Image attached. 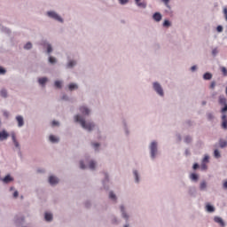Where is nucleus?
Returning <instances> with one entry per match:
<instances>
[{
    "label": "nucleus",
    "mask_w": 227,
    "mask_h": 227,
    "mask_svg": "<svg viewBox=\"0 0 227 227\" xmlns=\"http://www.w3.org/2000/svg\"><path fill=\"white\" fill-rule=\"evenodd\" d=\"M184 142L185 143V145H191V143H192V137H191V135L185 136L184 138Z\"/></svg>",
    "instance_id": "2f4dec72"
},
{
    "label": "nucleus",
    "mask_w": 227,
    "mask_h": 227,
    "mask_svg": "<svg viewBox=\"0 0 227 227\" xmlns=\"http://www.w3.org/2000/svg\"><path fill=\"white\" fill-rule=\"evenodd\" d=\"M44 219H45V221H46L47 223L52 222V219H53L52 214L46 212V213L44 214Z\"/></svg>",
    "instance_id": "c756f323"
},
{
    "label": "nucleus",
    "mask_w": 227,
    "mask_h": 227,
    "mask_svg": "<svg viewBox=\"0 0 227 227\" xmlns=\"http://www.w3.org/2000/svg\"><path fill=\"white\" fill-rule=\"evenodd\" d=\"M177 143H182V135L180 133L176 134Z\"/></svg>",
    "instance_id": "de8ad7c7"
},
{
    "label": "nucleus",
    "mask_w": 227,
    "mask_h": 227,
    "mask_svg": "<svg viewBox=\"0 0 227 227\" xmlns=\"http://www.w3.org/2000/svg\"><path fill=\"white\" fill-rule=\"evenodd\" d=\"M163 27H171V21L165 20L162 24Z\"/></svg>",
    "instance_id": "79ce46f5"
},
{
    "label": "nucleus",
    "mask_w": 227,
    "mask_h": 227,
    "mask_svg": "<svg viewBox=\"0 0 227 227\" xmlns=\"http://www.w3.org/2000/svg\"><path fill=\"white\" fill-rule=\"evenodd\" d=\"M0 96L3 97V98H6V97H8V91L5 89L1 90Z\"/></svg>",
    "instance_id": "a19ab883"
},
{
    "label": "nucleus",
    "mask_w": 227,
    "mask_h": 227,
    "mask_svg": "<svg viewBox=\"0 0 227 227\" xmlns=\"http://www.w3.org/2000/svg\"><path fill=\"white\" fill-rule=\"evenodd\" d=\"M189 178H190L191 182H192L193 184H198V182L200 180V175L193 172V173L189 175Z\"/></svg>",
    "instance_id": "f3484780"
},
{
    "label": "nucleus",
    "mask_w": 227,
    "mask_h": 227,
    "mask_svg": "<svg viewBox=\"0 0 227 227\" xmlns=\"http://www.w3.org/2000/svg\"><path fill=\"white\" fill-rule=\"evenodd\" d=\"M77 59H72L70 56L67 57V61L65 65L66 70H74L77 67Z\"/></svg>",
    "instance_id": "0eeeda50"
},
{
    "label": "nucleus",
    "mask_w": 227,
    "mask_h": 227,
    "mask_svg": "<svg viewBox=\"0 0 227 227\" xmlns=\"http://www.w3.org/2000/svg\"><path fill=\"white\" fill-rule=\"evenodd\" d=\"M209 159H210V157L208 155H205L202 160V163L206 164V162H208Z\"/></svg>",
    "instance_id": "3c124183"
},
{
    "label": "nucleus",
    "mask_w": 227,
    "mask_h": 227,
    "mask_svg": "<svg viewBox=\"0 0 227 227\" xmlns=\"http://www.w3.org/2000/svg\"><path fill=\"white\" fill-rule=\"evenodd\" d=\"M48 62L51 65H56V63H58V59H56V57L50 56L48 59Z\"/></svg>",
    "instance_id": "c9c22d12"
},
{
    "label": "nucleus",
    "mask_w": 227,
    "mask_h": 227,
    "mask_svg": "<svg viewBox=\"0 0 227 227\" xmlns=\"http://www.w3.org/2000/svg\"><path fill=\"white\" fill-rule=\"evenodd\" d=\"M13 198H19V192L15 191L12 194Z\"/></svg>",
    "instance_id": "69168bd1"
},
{
    "label": "nucleus",
    "mask_w": 227,
    "mask_h": 227,
    "mask_svg": "<svg viewBox=\"0 0 227 227\" xmlns=\"http://www.w3.org/2000/svg\"><path fill=\"white\" fill-rule=\"evenodd\" d=\"M37 82L40 84V86L44 87L45 84H47V82H49V78H47V77H41V78H38Z\"/></svg>",
    "instance_id": "393cba45"
},
{
    "label": "nucleus",
    "mask_w": 227,
    "mask_h": 227,
    "mask_svg": "<svg viewBox=\"0 0 227 227\" xmlns=\"http://www.w3.org/2000/svg\"><path fill=\"white\" fill-rule=\"evenodd\" d=\"M11 137L12 139V143H13L15 148H18V150L20 152V155H21V153H20V144H19V141L17 140V136L15 135V132H12L11 134Z\"/></svg>",
    "instance_id": "ddd939ff"
},
{
    "label": "nucleus",
    "mask_w": 227,
    "mask_h": 227,
    "mask_svg": "<svg viewBox=\"0 0 227 227\" xmlns=\"http://www.w3.org/2000/svg\"><path fill=\"white\" fill-rule=\"evenodd\" d=\"M214 222L216 223V224H219L221 227H226V223H224V220L221 216H215Z\"/></svg>",
    "instance_id": "a211bd4d"
},
{
    "label": "nucleus",
    "mask_w": 227,
    "mask_h": 227,
    "mask_svg": "<svg viewBox=\"0 0 227 227\" xmlns=\"http://www.w3.org/2000/svg\"><path fill=\"white\" fill-rule=\"evenodd\" d=\"M49 184L51 185H58V184H59V178L56 177V176H50Z\"/></svg>",
    "instance_id": "6ab92c4d"
},
{
    "label": "nucleus",
    "mask_w": 227,
    "mask_h": 227,
    "mask_svg": "<svg viewBox=\"0 0 227 227\" xmlns=\"http://www.w3.org/2000/svg\"><path fill=\"white\" fill-rule=\"evenodd\" d=\"M85 207H86V208H90L91 207V202L90 200H87L85 202Z\"/></svg>",
    "instance_id": "bf43d9fd"
},
{
    "label": "nucleus",
    "mask_w": 227,
    "mask_h": 227,
    "mask_svg": "<svg viewBox=\"0 0 227 227\" xmlns=\"http://www.w3.org/2000/svg\"><path fill=\"white\" fill-rule=\"evenodd\" d=\"M153 19L155 22H160V20H162V14H160V12H154Z\"/></svg>",
    "instance_id": "b1692460"
},
{
    "label": "nucleus",
    "mask_w": 227,
    "mask_h": 227,
    "mask_svg": "<svg viewBox=\"0 0 227 227\" xmlns=\"http://www.w3.org/2000/svg\"><path fill=\"white\" fill-rule=\"evenodd\" d=\"M210 88H211V90H214V88H215V82H211Z\"/></svg>",
    "instance_id": "338daca9"
},
{
    "label": "nucleus",
    "mask_w": 227,
    "mask_h": 227,
    "mask_svg": "<svg viewBox=\"0 0 227 227\" xmlns=\"http://www.w3.org/2000/svg\"><path fill=\"white\" fill-rule=\"evenodd\" d=\"M54 86L57 90H61L63 88V81L57 80L54 82Z\"/></svg>",
    "instance_id": "7c9ffc66"
},
{
    "label": "nucleus",
    "mask_w": 227,
    "mask_h": 227,
    "mask_svg": "<svg viewBox=\"0 0 227 227\" xmlns=\"http://www.w3.org/2000/svg\"><path fill=\"white\" fill-rule=\"evenodd\" d=\"M222 120H223V121H227V120H226V113H222Z\"/></svg>",
    "instance_id": "e2e57ef3"
},
{
    "label": "nucleus",
    "mask_w": 227,
    "mask_h": 227,
    "mask_svg": "<svg viewBox=\"0 0 227 227\" xmlns=\"http://www.w3.org/2000/svg\"><path fill=\"white\" fill-rule=\"evenodd\" d=\"M199 191H200V192H207V191H208V184L206 180L200 181L199 184Z\"/></svg>",
    "instance_id": "f8f14e48"
},
{
    "label": "nucleus",
    "mask_w": 227,
    "mask_h": 227,
    "mask_svg": "<svg viewBox=\"0 0 227 227\" xmlns=\"http://www.w3.org/2000/svg\"><path fill=\"white\" fill-rule=\"evenodd\" d=\"M164 3L165 6L171 10V5H169V0H161Z\"/></svg>",
    "instance_id": "49530a36"
},
{
    "label": "nucleus",
    "mask_w": 227,
    "mask_h": 227,
    "mask_svg": "<svg viewBox=\"0 0 227 227\" xmlns=\"http://www.w3.org/2000/svg\"><path fill=\"white\" fill-rule=\"evenodd\" d=\"M1 31H3V33H5L6 35H10V33H12V30H10V28L5 27H2Z\"/></svg>",
    "instance_id": "37998d69"
},
{
    "label": "nucleus",
    "mask_w": 227,
    "mask_h": 227,
    "mask_svg": "<svg viewBox=\"0 0 227 227\" xmlns=\"http://www.w3.org/2000/svg\"><path fill=\"white\" fill-rule=\"evenodd\" d=\"M67 88L70 91H75L76 90H79V85L72 82L68 84Z\"/></svg>",
    "instance_id": "cd10ccee"
},
{
    "label": "nucleus",
    "mask_w": 227,
    "mask_h": 227,
    "mask_svg": "<svg viewBox=\"0 0 227 227\" xmlns=\"http://www.w3.org/2000/svg\"><path fill=\"white\" fill-rule=\"evenodd\" d=\"M220 70L223 73V77H227V69H226V67H221Z\"/></svg>",
    "instance_id": "c03bdc74"
},
{
    "label": "nucleus",
    "mask_w": 227,
    "mask_h": 227,
    "mask_svg": "<svg viewBox=\"0 0 227 227\" xmlns=\"http://www.w3.org/2000/svg\"><path fill=\"white\" fill-rule=\"evenodd\" d=\"M223 189L227 190V181L223 182Z\"/></svg>",
    "instance_id": "774afa93"
},
{
    "label": "nucleus",
    "mask_w": 227,
    "mask_h": 227,
    "mask_svg": "<svg viewBox=\"0 0 227 227\" xmlns=\"http://www.w3.org/2000/svg\"><path fill=\"white\" fill-rule=\"evenodd\" d=\"M122 127L124 130V134L126 137L130 136V129H129V123H127V120H122Z\"/></svg>",
    "instance_id": "4468645a"
},
{
    "label": "nucleus",
    "mask_w": 227,
    "mask_h": 227,
    "mask_svg": "<svg viewBox=\"0 0 227 227\" xmlns=\"http://www.w3.org/2000/svg\"><path fill=\"white\" fill-rule=\"evenodd\" d=\"M62 100H65L66 102H68V100H70V98L67 94H64L62 96Z\"/></svg>",
    "instance_id": "5fc2aeb1"
},
{
    "label": "nucleus",
    "mask_w": 227,
    "mask_h": 227,
    "mask_svg": "<svg viewBox=\"0 0 227 227\" xmlns=\"http://www.w3.org/2000/svg\"><path fill=\"white\" fill-rule=\"evenodd\" d=\"M223 15H224V19H225V20L227 22V7L223 8Z\"/></svg>",
    "instance_id": "13d9d810"
},
{
    "label": "nucleus",
    "mask_w": 227,
    "mask_h": 227,
    "mask_svg": "<svg viewBox=\"0 0 227 227\" xmlns=\"http://www.w3.org/2000/svg\"><path fill=\"white\" fill-rule=\"evenodd\" d=\"M6 74V70L4 67L0 66V75H4Z\"/></svg>",
    "instance_id": "603ef678"
},
{
    "label": "nucleus",
    "mask_w": 227,
    "mask_h": 227,
    "mask_svg": "<svg viewBox=\"0 0 227 227\" xmlns=\"http://www.w3.org/2000/svg\"><path fill=\"white\" fill-rule=\"evenodd\" d=\"M43 47H44L47 51V54H51L54 50L52 49V44L48 41L43 42Z\"/></svg>",
    "instance_id": "dca6fc26"
},
{
    "label": "nucleus",
    "mask_w": 227,
    "mask_h": 227,
    "mask_svg": "<svg viewBox=\"0 0 227 227\" xmlns=\"http://www.w3.org/2000/svg\"><path fill=\"white\" fill-rule=\"evenodd\" d=\"M119 210L121 212V217L126 222V224H124L123 227H130V224H129V221H130V215L127 211L125 205L121 204L119 206Z\"/></svg>",
    "instance_id": "20e7f679"
},
{
    "label": "nucleus",
    "mask_w": 227,
    "mask_h": 227,
    "mask_svg": "<svg viewBox=\"0 0 227 227\" xmlns=\"http://www.w3.org/2000/svg\"><path fill=\"white\" fill-rule=\"evenodd\" d=\"M51 125H52V127H59V121H52Z\"/></svg>",
    "instance_id": "6e6d98bb"
},
{
    "label": "nucleus",
    "mask_w": 227,
    "mask_h": 227,
    "mask_svg": "<svg viewBox=\"0 0 227 227\" xmlns=\"http://www.w3.org/2000/svg\"><path fill=\"white\" fill-rule=\"evenodd\" d=\"M89 162V168L91 171H95L96 168H97V161H95L94 160H90L88 156L85 157L84 160H81L79 164H80V169H88V166L86 164H88Z\"/></svg>",
    "instance_id": "7ed1b4c3"
},
{
    "label": "nucleus",
    "mask_w": 227,
    "mask_h": 227,
    "mask_svg": "<svg viewBox=\"0 0 227 227\" xmlns=\"http://www.w3.org/2000/svg\"><path fill=\"white\" fill-rule=\"evenodd\" d=\"M218 104L220 106H223V107L221 109V113H227V99L224 96L221 95L218 98Z\"/></svg>",
    "instance_id": "6e6552de"
},
{
    "label": "nucleus",
    "mask_w": 227,
    "mask_h": 227,
    "mask_svg": "<svg viewBox=\"0 0 227 227\" xmlns=\"http://www.w3.org/2000/svg\"><path fill=\"white\" fill-rule=\"evenodd\" d=\"M196 70H198V66H192V67H191V71H192V72H196Z\"/></svg>",
    "instance_id": "0e129e2a"
},
{
    "label": "nucleus",
    "mask_w": 227,
    "mask_h": 227,
    "mask_svg": "<svg viewBox=\"0 0 227 227\" xmlns=\"http://www.w3.org/2000/svg\"><path fill=\"white\" fill-rule=\"evenodd\" d=\"M214 157L215 159H221V152H219V149L214 151Z\"/></svg>",
    "instance_id": "ea45409f"
},
{
    "label": "nucleus",
    "mask_w": 227,
    "mask_h": 227,
    "mask_svg": "<svg viewBox=\"0 0 227 227\" xmlns=\"http://www.w3.org/2000/svg\"><path fill=\"white\" fill-rule=\"evenodd\" d=\"M217 54H219V50H217V48H214V49L212 50V56H213L214 58H215V56H217Z\"/></svg>",
    "instance_id": "a18cd8bd"
},
{
    "label": "nucleus",
    "mask_w": 227,
    "mask_h": 227,
    "mask_svg": "<svg viewBox=\"0 0 227 227\" xmlns=\"http://www.w3.org/2000/svg\"><path fill=\"white\" fill-rule=\"evenodd\" d=\"M206 210L207 212H209L210 214H212V212H215V207L213 205L207 204Z\"/></svg>",
    "instance_id": "473e14b6"
},
{
    "label": "nucleus",
    "mask_w": 227,
    "mask_h": 227,
    "mask_svg": "<svg viewBox=\"0 0 227 227\" xmlns=\"http://www.w3.org/2000/svg\"><path fill=\"white\" fill-rule=\"evenodd\" d=\"M217 33H223V26L219 25L216 27Z\"/></svg>",
    "instance_id": "4d7b16f0"
},
{
    "label": "nucleus",
    "mask_w": 227,
    "mask_h": 227,
    "mask_svg": "<svg viewBox=\"0 0 227 227\" xmlns=\"http://www.w3.org/2000/svg\"><path fill=\"white\" fill-rule=\"evenodd\" d=\"M78 109L81 114H77L74 116V123H79L82 129L87 132H93V130L97 129L98 134H100V129H98V126H97V124L93 121H86V119L84 118L90 116L92 113L91 108L87 105H82Z\"/></svg>",
    "instance_id": "f257e3e1"
},
{
    "label": "nucleus",
    "mask_w": 227,
    "mask_h": 227,
    "mask_svg": "<svg viewBox=\"0 0 227 227\" xmlns=\"http://www.w3.org/2000/svg\"><path fill=\"white\" fill-rule=\"evenodd\" d=\"M13 177H12V176L10 174H8L7 176H5L3 179L2 182L4 184H10L11 182H13Z\"/></svg>",
    "instance_id": "a878e982"
},
{
    "label": "nucleus",
    "mask_w": 227,
    "mask_h": 227,
    "mask_svg": "<svg viewBox=\"0 0 227 227\" xmlns=\"http://www.w3.org/2000/svg\"><path fill=\"white\" fill-rule=\"evenodd\" d=\"M222 129H223L224 130H227V121H223Z\"/></svg>",
    "instance_id": "8fccbe9b"
},
{
    "label": "nucleus",
    "mask_w": 227,
    "mask_h": 227,
    "mask_svg": "<svg viewBox=\"0 0 227 227\" xmlns=\"http://www.w3.org/2000/svg\"><path fill=\"white\" fill-rule=\"evenodd\" d=\"M153 90L160 97V98H164V88H162V85L159 82H153Z\"/></svg>",
    "instance_id": "423d86ee"
},
{
    "label": "nucleus",
    "mask_w": 227,
    "mask_h": 227,
    "mask_svg": "<svg viewBox=\"0 0 227 227\" xmlns=\"http://www.w3.org/2000/svg\"><path fill=\"white\" fill-rule=\"evenodd\" d=\"M100 146H102L100 143L90 141V147L92 148V150H94V152L96 153L100 152Z\"/></svg>",
    "instance_id": "2eb2a0df"
},
{
    "label": "nucleus",
    "mask_w": 227,
    "mask_h": 227,
    "mask_svg": "<svg viewBox=\"0 0 227 227\" xmlns=\"http://www.w3.org/2000/svg\"><path fill=\"white\" fill-rule=\"evenodd\" d=\"M135 4H137L138 8L144 9L147 6L146 2H141V0H135Z\"/></svg>",
    "instance_id": "c85d7f7f"
},
{
    "label": "nucleus",
    "mask_w": 227,
    "mask_h": 227,
    "mask_svg": "<svg viewBox=\"0 0 227 227\" xmlns=\"http://www.w3.org/2000/svg\"><path fill=\"white\" fill-rule=\"evenodd\" d=\"M111 223L112 224H120V220L118 219V217H116V215H112Z\"/></svg>",
    "instance_id": "e433bc0d"
},
{
    "label": "nucleus",
    "mask_w": 227,
    "mask_h": 227,
    "mask_svg": "<svg viewBox=\"0 0 227 227\" xmlns=\"http://www.w3.org/2000/svg\"><path fill=\"white\" fill-rule=\"evenodd\" d=\"M24 49H25L26 51H31V49H33V43H31V42L27 43L24 45Z\"/></svg>",
    "instance_id": "58836bf2"
},
{
    "label": "nucleus",
    "mask_w": 227,
    "mask_h": 227,
    "mask_svg": "<svg viewBox=\"0 0 227 227\" xmlns=\"http://www.w3.org/2000/svg\"><path fill=\"white\" fill-rule=\"evenodd\" d=\"M118 1H119V4H121L122 6L129 3V0H118Z\"/></svg>",
    "instance_id": "864d4df0"
},
{
    "label": "nucleus",
    "mask_w": 227,
    "mask_h": 227,
    "mask_svg": "<svg viewBox=\"0 0 227 227\" xmlns=\"http://www.w3.org/2000/svg\"><path fill=\"white\" fill-rule=\"evenodd\" d=\"M187 194L190 198H196L198 196V190L196 189V186H189Z\"/></svg>",
    "instance_id": "9b49d317"
},
{
    "label": "nucleus",
    "mask_w": 227,
    "mask_h": 227,
    "mask_svg": "<svg viewBox=\"0 0 227 227\" xmlns=\"http://www.w3.org/2000/svg\"><path fill=\"white\" fill-rule=\"evenodd\" d=\"M16 121L18 122L19 129H22V126L24 125V117L22 115H17Z\"/></svg>",
    "instance_id": "412c9836"
},
{
    "label": "nucleus",
    "mask_w": 227,
    "mask_h": 227,
    "mask_svg": "<svg viewBox=\"0 0 227 227\" xmlns=\"http://www.w3.org/2000/svg\"><path fill=\"white\" fill-rule=\"evenodd\" d=\"M206 116H207L208 121H214V118H215V116H214V113H212V112H207L206 114Z\"/></svg>",
    "instance_id": "72a5a7b5"
},
{
    "label": "nucleus",
    "mask_w": 227,
    "mask_h": 227,
    "mask_svg": "<svg viewBox=\"0 0 227 227\" xmlns=\"http://www.w3.org/2000/svg\"><path fill=\"white\" fill-rule=\"evenodd\" d=\"M10 137V134L5 129L0 131V141H6Z\"/></svg>",
    "instance_id": "aec40b11"
},
{
    "label": "nucleus",
    "mask_w": 227,
    "mask_h": 227,
    "mask_svg": "<svg viewBox=\"0 0 227 227\" xmlns=\"http://www.w3.org/2000/svg\"><path fill=\"white\" fill-rule=\"evenodd\" d=\"M207 163H201V166H200V169L202 170V171H206V169H207Z\"/></svg>",
    "instance_id": "09e8293b"
},
{
    "label": "nucleus",
    "mask_w": 227,
    "mask_h": 227,
    "mask_svg": "<svg viewBox=\"0 0 227 227\" xmlns=\"http://www.w3.org/2000/svg\"><path fill=\"white\" fill-rule=\"evenodd\" d=\"M204 81H210L212 79V73L207 72L203 74Z\"/></svg>",
    "instance_id": "4c0bfd02"
},
{
    "label": "nucleus",
    "mask_w": 227,
    "mask_h": 227,
    "mask_svg": "<svg viewBox=\"0 0 227 227\" xmlns=\"http://www.w3.org/2000/svg\"><path fill=\"white\" fill-rule=\"evenodd\" d=\"M108 198H109V200H111V201H114V203L118 202V197L116 196V194L113 191L109 192Z\"/></svg>",
    "instance_id": "5701e85b"
},
{
    "label": "nucleus",
    "mask_w": 227,
    "mask_h": 227,
    "mask_svg": "<svg viewBox=\"0 0 227 227\" xmlns=\"http://www.w3.org/2000/svg\"><path fill=\"white\" fill-rule=\"evenodd\" d=\"M49 141L50 143H52V145H58V143H59V137L54 135H50Z\"/></svg>",
    "instance_id": "4be33fe9"
},
{
    "label": "nucleus",
    "mask_w": 227,
    "mask_h": 227,
    "mask_svg": "<svg viewBox=\"0 0 227 227\" xmlns=\"http://www.w3.org/2000/svg\"><path fill=\"white\" fill-rule=\"evenodd\" d=\"M46 16L48 19H51L52 20H56V22H59L60 24H63L65 22V20L59 13H58L56 11H47Z\"/></svg>",
    "instance_id": "39448f33"
},
{
    "label": "nucleus",
    "mask_w": 227,
    "mask_h": 227,
    "mask_svg": "<svg viewBox=\"0 0 227 227\" xmlns=\"http://www.w3.org/2000/svg\"><path fill=\"white\" fill-rule=\"evenodd\" d=\"M148 150L151 160H155L159 157V142L157 140L151 141Z\"/></svg>",
    "instance_id": "f03ea898"
},
{
    "label": "nucleus",
    "mask_w": 227,
    "mask_h": 227,
    "mask_svg": "<svg viewBox=\"0 0 227 227\" xmlns=\"http://www.w3.org/2000/svg\"><path fill=\"white\" fill-rule=\"evenodd\" d=\"M24 216H20L15 218V224L18 226H22L24 224Z\"/></svg>",
    "instance_id": "bb28decb"
},
{
    "label": "nucleus",
    "mask_w": 227,
    "mask_h": 227,
    "mask_svg": "<svg viewBox=\"0 0 227 227\" xmlns=\"http://www.w3.org/2000/svg\"><path fill=\"white\" fill-rule=\"evenodd\" d=\"M198 168H200V164L194 163L193 166H192V169L196 170Z\"/></svg>",
    "instance_id": "680f3d73"
},
{
    "label": "nucleus",
    "mask_w": 227,
    "mask_h": 227,
    "mask_svg": "<svg viewBox=\"0 0 227 227\" xmlns=\"http://www.w3.org/2000/svg\"><path fill=\"white\" fill-rule=\"evenodd\" d=\"M184 155H185L186 157H189V155H191V151H190L189 149H185V151H184Z\"/></svg>",
    "instance_id": "052dcab7"
},
{
    "label": "nucleus",
    "mask_w": 227,
    "mask_h": 227,
    "mask_svg": "<svg viewBox=\"0 0 227 227\" xmlns=\"http://www.w3.org/2000/svg\"><path fill=\"white\" fill-rule=\"evenodd\" d=\"M132 175L134 183L137 184V185H139V184H141V173L139 172V170L134 168L132 170Z\"/></svg>",
    "instance_id": "1a4fd4ad"
},
{
    "label": "nucleus",
    "mask_w": 227,
    "mask_h": 227,
    "mask_svg": "<svg viewBox=\"0 0 227 227\" xmlns=\"http://www.w3.org/2000/svg\"><path fill=\"white\" fill-rule=\"evenodd\" d=\"M104 179L102 180L103 189L105 191H109V174L107 172H104Z\"/></svg>",
    "instance_id": "9d476101"
},
{
    "label": "nucleus",
    "mask_w": 227,
    "mask_h": 227,
    "mask_svg": "<svg viewBox=\"0 0 227 227\" xmlns=\"http://www.w3.org/2000/svg\"><path fill=\"white\" fill-rule=\"evenodd\" d=\"M219 146H220V148H226L227 147V141L223 139V138H220L219 139Z\"/></svg>",
    "instance_id": "f704fd0d"
}]
</instances>
